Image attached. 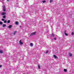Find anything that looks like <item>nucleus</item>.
Returning a JSON list of instances; mask_svg holds the SVG:
<instances>
[{"mask_svg":"<svg viewBox=\"0 0 74 74\" xmlns=\"http://www.w3.org/2000/svg\"><path fill=\"white\" fill-rule=\"evenodd\" d=\"M51 37H56V35H55L54 34H52L51 35Z\"/></svg>","mask_w":74,"mask_h":74,"instance_id":"20e7f679","label":"nucleus"},{"mask_svg":"<svg viewBox=\"0 0 74 74\" xmlns=\"http://www.w3.org/2000/svg\"><path fill=\"white\" fill-rule=\"evenodd\" d=\"M2 21H4V19L3 18L2 19Z\"/></svg>","mask_w":74,"mask_h":74,"instance_id":"393cba45","label":"nucleus"},{"mask_svg":"<svg viewBox=\"0 0 74 74\" xmlns=\"http://www.w3.org/2000/svg\"><path fill=\"white\" fill-rule=\"evenodd\" d=\"M7 1H9V0H7Z\"/></svg>","mask_w":74,"mask_h":74,"instance_id":"2f4dec72","label":"nucleus"},{"mask_svg":"<svg viewBox=\"0 0 74 74\" xmlns=\"http://www.w3.org/2000/svg\"><path fill=\"white\" fill-rule=\"evenodd\" d=\"M42 2H43V3H45V0L43 1Z\"/></svg>","mask_w":74,"mask_h":74,"instance_id":"a878e982","label":"nucleus"},{"mask_svg":"<svg viewBox=\"0 0 74 74\" xmlns=\"http://www.w3.org/2000/svg\"><path fill=\"white\" fill-rule=\"evenodd\" d=\"M5 17H6V16H3V18H4L5 19Z\"/></svg>","mask_w":74,"mask_h":74,"instance_id":"aec40b11","label":"nucleus"},{"mask_svg":"<svg viewBox=\"0 0 74 74\" xmlns=\"http://www.w3.org/2000/svg\"><path fill=\"white\" fill-rule=\"evenodd\" d=\"M53 57H54L55 59H57V58H58L57 56H56V55H53Z\"/></svg>","mask_w":74,"mask_h":74,"instance_id":"0eeeda50","label":"nucleus"},{"mask_svg":"<svg viewBox=\"0 0 74 74\" xmlns=\"http://www.w3.org/2000/svg\"><path fill=\"white\" fill-rule=\"evenodd\" d=\"M7 21L5 20V21H4V23H7Z\"/></svg>","mask_w":74,"mask_h":74,"instance_id":"4be33fe9","label":"nucleus"},{"mask_svg":"<svg viewBox=\"0 0 74 74\" xmlns=\"http://www.w3.org/2000/svg\"><path fill=\"white\" fill-rule=\"evenodd\" d=\"M49 32V30L48 31V32Z\"/></svg>","mask_w":74,"mask_h":74,"instance_id":"c85d7f7f","label":"nucleus"},{"mask_svg":"<svg viewBox=\"0 0 74 74\" xmlns=\"http://www.w3.org/2000/svg\"><path fill=\"white\" fill-rule=\"evenodd\" d=\"M3 24V22L1 21H0V25H2Z\"/></svg>","mask_w":74,"mask_h":74,"instance_id":"a211bd4d","label":"nucleus"},{"mask_svg":"<svg viewBox=\"0 0 74 74\" xmlns=\"http://www.w3.org/2000/svg\"><path fill=\"white\" fill-rule=\"evenodd\" d=\"M2 1H3V0H2Z\"/></svg>","mask_w":74,"mask_h":74,"instance_id":"72a5a7b5","label":"nucleus"},{"mask_svg":"<svg viewBox=\"0 0 74 74\" xmlns=\"http://www.w3.org/2000/svg\"><path fill=\"white\" fill-rule=\"evenodd\" d=\"M54 40H56V38H54Z\"/></svg>","mask_w":74,"mask_h":74,"instance_id":"cd10ccee","label":"nucleus"},{"mask_svg":"<svg viewBox=\"0 0 74 74\" xmlns=\"http://www.w3.org/2000/svg\"><path fill=\"white\" fill-rule=\"evenodd\" d=\"M50 23L51 25V27H52V26H51V25H53V23H52V22H50Z\"/></svg>","mask_w":74,"mask_h":74,"instance_id":"ddd939ff","label":"nucleus"},{"mask_svg":"<svg viewBox=\"0 0 74 74\" xmlns=\"http://www.w3.org/2000/svg\"><path fill=\"white\" fill-rule=\"evenodd\" d=\"M11 27H12V25H10L8 27L9 28V29H10V28H11Z\"/></svg>","mask_w":74,"mask_h":74,"instance_id":"f8f14e48","label":"nucleus"},{"mask_svg":"<svg viewBox=\"0 0 74 74\" xmlns=\"http://www.w3.org/2000/svg\"><path fill=\"white\" fill-rule=\"evenodd\" d=\"M48 50H47L46 52V53L47 54V53H48Z\"/></svg>","mask_w":74,"mask_h":74,"instance_id":"5701e85b","label":"nucleus"},{"mask_svg":"<svg viewBox=\"0 0 74 74\" xmlns=\"http://www.w3.org/2000/svg\"><path fill=\"white\" fill-rule=\"evenodd\" d=\"M36 32H34L33 33H31V34H30V36H33V35H34L36 34Z\"/></svg>","mask_w":74,"mask_h":74,"instance_id":"f257e3e1","label":"nucleus"},{"mask_svg":"<svg viewBox=\"0 0 74 74\" xmlns=\"http://www.w3.org/2000/svg\"><path fill=\"white\" fill-rule=\"evenodd\" d=\"M16 31H15L13 34L14 35H15V34H16Z\"/></svg>","mask_w":74,"mask_h":74,"instance_id":"f3484780","label":"nucleus"},{"mask_svg":"<svg viewBox=\"0 0 74 74\" xmlns=\"http://www.w3.org/2000/svg\"><path fill=\"white\" fill-rule=\"evenodd\" d=\"M20 27H22V26H20Z\"/></svg>","mask_w":74,"mask_h":74,"instance_id":"7c9ffc66","label":"nucleus"},{"mask_svg":"<svg viewBox=\"0 0 74 74\" xmlns=\"http://www.w3.org/2000/svg\"><path fill=\"white\" fill-rule=\"evenodd\" d=\"M1 14L2 15H5V14H6V12H2L1 13Z\"/></svg>","mask_w":74,"mask_h":74,"instance_id":"7ed1b4c3","label":"nucleus"},{"mask_svg":"<svg viewBox=\"0 0 74 74\" xmlns=\"http://www.w3.org/2000/svg\"><path fill=\"white\" fill-rule=\"evenodd\" d=\"M3 11H4V12H5V11H6L5 10V5L3 6Z\"/></svg>","mask_w":74,"mask_h":74,"instance_id":"f03ea898","label":"nucleus"},{"mask_svg":"<svg viewBox=\"0 0 74 74\" xmlns=\"http://www.w3.org/2000/svg\"><path fill=\"white\" fill-rule=\"evenodd\" d=\"M38 68L39 69H40V65H38Z\"/></svg>","mask_w":74,"mask_h":74,"instance_id":"b1692460","label":"nucleus"},{"mask_svg":"<svg viewBox=\"0 0 74 74\" xmlns=\"http://www.w3.org/2000/svg\"><path fill=\"white\" fill-rule=\"evenodd\" d=\"M71 34H72V35H74V33L73 32H72L71 33Z\"/></svg>","mask_w":74,"mask_h":74,"instance_id":"bb28decb","label":"nucleus"},{"mask_svg":"<svg viewBox=\"0 0 74 74\" xmlns=\"http://www.w3.org/2000/svg\"><path fill=\"white\" fill-rule=\"evenodd\" d=\"M15 24L16 25H19V23L18 21H16L15 23Z\"/></svg>","mask_w":74,"mask_h":74,"instance_id":"1a4fd4ad","label":"nucleus"},{"mask_svg":"<svg viewBox=\"0 0 74 74\" xmlns=\"http://www.w3.org/2000/svg\"><path fill=\"white\" fill-rule=\"evenodd\" d=\"M19 42L20 43V45H22V44H23V42H22L21 40Z\"/></svg>","mask_w":74,"mask_h":74,"instance_id":"423d86ee","label":"nucleus"},{"mask_svg":"<svg viewBox=\"0 0 74 74\" xmlns=\"http://www.w3.org/2000/svg\"><path fill=\"white\" fill-rule=\"evenodd\" d=\"M30 45L31 46V47H33V43H30Z\"/></svg>","mask_w":74,"mask_h":74,"instance_id":"6e6552de","label":"nucleus"},{"mask_svg":"<svg viewBox=\"0 0 74 74\" xmlns=\"http://www.w3.org/2000/svg\"><path fill=\"white\" fill-rule=\"evenodd\" d=\"M64 72H67V70L66 69H64Z\"/></svg>","mask_w":74,"mask_h":74,"instance_id":"2eb2a0df","label":"nucleus"},{"mask_svg":"<svg viewBox=\"0 0 74 74\" xmlns=\"http://www.w3.org/2000/svg\"><path fill=\"white\" fill-rule=\"evenodd\" d=\"M8 23H10V22H11V21H10V20H8L7 21Z\"/></svg>","mask_w":74,"mask_h":74,"instance_id":"dca6fc26","label":"nucleus"},{"mask_svg":"<svg viewBox=\"0 0 74 74\" xmlns=\"http://www.w3.org/2000/svg\"><path fill=\"white\" fill-rule=\"evenodd\" d=\"M24 3H25V4L28 3V1L27 0H25Z\"/></svg>","mask_w":74,"mask_h":74,"instance_id":"39448f33","label":"nucleus"},{"mask_svg":"<svg viewBox=\"0 0 74 74\" xmlns=\"http://www.w3.org/2000/svg\"><path fill=\"white\" fill-rule=\"evenodd\" d=\"M53 1V0H50V3H52V1Z\"/></svg>","mask_w":74,"mask_h":74,"instance_id":"412c9836","label":"nucleus"},{"mask_svg":"<svg viewBox=\"0 0 74 74\" xmlns=\"http://www.w3.org/2000/svg\"><path fill=\"white\" fill-rule=\"evenodd\" d=\"M0 53H3V51H2V50H0Z\"/></svg>","mask_w":74,"mask_h":74,"instance_id":"6ab92c4d","label":"nucleus"},{"mask_svg":"<svg viewBox=\"0 0 74 74\" xmlns=\"http://www.w3.org/2000/svg\"><path fill=\"white\" fill-rule=\"evenodd\" d=\"M6 27V25L5 24H3V27Z\"/></svg>","mask_w":74,"mask_h":74,"instance_id":"4468645a","label":"nucleus"},{"mask_svg":"<svg viewBox=\"0 0 74 74\" xmlns=\"http://www.w3.org/2000/svg\"><path fill=\"white\" fill-rule=\"evenodd\" d=\"M1 65H0V68H1Z\"/></svg>","mask_w":74,"mask_h":74,"instance_id":"c756f323","label":"nucleus"},{"mask_svg":"<svg viewBox=\"0 0 74 74\" xmlns=\"http://www.w3.org/2000/svg\"><path fill=\"white\" fill-rule=\"evenodd\" d=\"M15 7H16V5H15Z\"/></svg>","mask_w":74,"mask_h":74,"instance_id":"473e14b6","label":"nucleus"},{"mask_svg":"<svg viewBox=\"0 0 74 74\" xmlns=\"http://www.w3.org/2000/svg\"><path fill=\"white\" fill-rule=\"evenodd\" d=\"M66 31H65L64 34H65L66 36H68V34L66 33Z\"/></svg>","mask_w":74,"mask_h":74,"instance_id":"9b49d317","label":"nucleus"},{"mask_svg":"<svg viewBox=\"0 0 74 74\" xmlns=\"http://www.w3.org/2000/svg\"><path fill=\"white\" fill-rule=\"evenodd\" d=\"M69 55L70 57H71L72 56V54H71L70 53H69Z\"/></svg>","mask_w":74,"mask_h":74,"instance_id":"9d476101","label":"nucleus"}]
</instances>
